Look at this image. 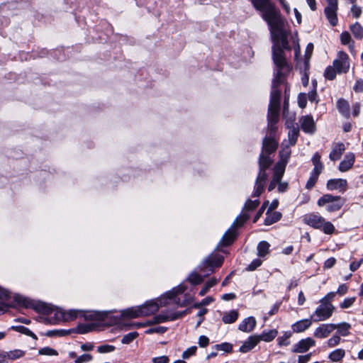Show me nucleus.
<instances>
[{
    "mask_svg": "<svg viewBox=\"0 0 363 363\" xmlns=\"http://www.w3.org/2000/svg\"><path fill=\"white\" fill-rule=\"evenodd\" d=\"M321 156L318 152H315L311 159L312 163L314 166L313 169L311 172V174L316 175L319 177L322 171L323 170L324 166L320 161Z\"/></svg>",
    "mask_w": 363,
    "mask_h": 363,
    "instance_id": "5701e85b",
    "label": "nucleus"
},
{
    "mask_svg": "<svg viewBox=\"0 0 363 363\" xmlns=\"http://www.w3.org/2000/svg\"><path fill=\"white\" fill-rule=\"evenodd\" d=\"M256 10L261 12L262 18L267 23L272 35L282 34L284 21L280 12L271 0H251Z\"/></svg>",
    "mask_w": 363,
    "mask_h": 363,
    "instance_id": "f257e3e1",
    "label": "nucleus"
},
{
    "mask_svg": "<svg viewBox=\"0 0 363 363\" xmlns=\"http://www.w3.org/2000/svg\"><path fill=\"white\" fill-rule=\"evenodd\" d=\"M345 150L346 147L344 143H334L332 147V150L329 155V158L332 161H337L340 160Z\"/></svg>",
    "mask_w": 363,
    "mask_h": 363,
    "instance_id": "f3484780",
    "label": "nucleus"
},
{
    "mask_svg": "<svg viewBox=\"0 0 363 363\" xmlns=\"http://www.w3.org/2000/svg\"><path fill=\"white\" fill-rule=\"evenodd\" d=\"M345 356V351L343 349H336L328 354V359L333 362H337L342 360Z\"/></svg>",
    "mask_w": 363,
    "mask_h": 363,
    "instance_id": "f704fd0d",
    "label": "nucleus"
},
{
    "mask_svg": "<svg viewBox=\"0 0 363 363\" xmlns=\"http://www.w3.org/2000/svg\"><path fill=\"white\" fill-rule=\"evenodd\" d=\"M262 263V261L259 259H255L247 267V270L253 271L259 267Z\"/></svg>",
    "mask_w": 363,
    "mask_h": 363,
    "instance_id": "0e129e2a",
    "label": "nucleus"
},
{
    "mask_svg": "<svg viewBox=\"0 0 363 363\" xmlns=\"http://www.w3.org/2000/svg\"><path fill=\"white\" fill-rule=\"evenodd\" d=\"M334 331L333 323L321 324L314 330L313 335L318 339H324L328 337Z\"/></svg>",
    "mask_w": 363,
    "mask_h": 363,
    "instance_id": "4468645a",
    "label": "nucleus"
},
{
    "mask_svg": "<svg viewBox=\"0 0 363 363\" xmlns=\"http://www.w3.org/2000/svg\"><path fill=\"white\" fill-rule=\"evenodd\" d=\"M250 215L246 212H242L239 215L233 224V228H239L244 225V223L249 219Z\"/></svg>",
    "mask_w": 363,
    "mask_h": 363,
    "instance_id": "ea45409f",
    "label": "nucleus"
},
{
    "mask_svg": "<svg viewBox=\"0 0 363 363\" xmlns=\"http://www.w3.org/2000/svg\"><path fill=\"white\" fill-rule=\"evenodd\" d=\"M286 165L284 163L277 162L275 166L274 167V172H273V177L272 179H274V181H281L284 172Z\"/></svg>",
    "mask_w": 363,
    "mask_h": 363,
    "instance_id": "cd10ccee",
    "label": "nucleus"
},
{
    "mask_svg": "<svg viewBox=\"0 0 363 363\" xmlns=\"http://www.w3.org/2000/svg\"><path fill=\"white\" fill-rule=\"evenodd\" d=\"M312 321L311 318L298 320L291 325V328L294 333H302L311 327Z\"/></svg>",
    "mask_w": 363,
    "mask_h": 363,
    "instance_id": "412c9836",
    "label": "nucleus"
},
{
    "mask_svg": "<svg viewBox=\"0 0 363 363\" xmlns=\"http://www.w3.org/2000/svg\"><path fill=\"white\" fill-rule=\"evenodd\" d=\"M259 343V339L255 335H251L246 340L240 347V352L246 353L252 350Z\"/></svg>",
    "mask_w": 363,
    "mask_h": 363,
    "instance_id": "6ab92c4d",
    "label": "nucleus"
},
{
    "mask_svg": "<svg viewBox=\"0 0 363 363\" xmlns=\"http://www.w3.org/2000/svg\"><path fill=\"white\" fill-rule=\"evenodd\" d=\"M26 354V352L21 350H14L12 351L6 352L0 354V357L4 358H7L10 360H16L23 357Z\"/></svg>",
    "mask_w": 363,
    "mask_h": 363,
    "instance_id": "393cba45",
    "label": "nucleus"
},
{
    "mask_svg": "<svg viewBox=\"0 0 363 363\" xmlns=\"http://www.w3.org/2000/svg\"><path fill=\"white\" fill-rule=\"evenodd\" d=\"M354 91L356 92H362L363 91V80L357 79L355 82V84L353 87Z\"/></svg>",
    "mask_w": 363,
    "mask_h": 363,
    "instance_id": "774afa93",
    "label": "nucleus"
},
{
    "mask_svg": "<svg viewBox=\"0 0 363 363\" xmlns=\"http://www.w3.org/2000/svg\"><path fill=\"white\" fill-rule=\"evenodd\" d=\"M138 337V333L137 332H131L126 335H125L122 340L121 342L123 344H129L132 341H133L135 339H136Z\"/></svg>",
    "mask_w": 363,
    "mask_h": 363,
    "instance_id": "8fccbe9b",
    "label": "nucleus"
},
{
    "mask_svg": "<svg viewBox=\"0 0 363 363\" xmlns=\"http://www.w3.org/2000/svg\"><path fill=\"white\" fill-rule=\"evenodd\" d=\"M279 107L269 106L268 123H278L279 120Z\"/></svg>",
    "mask_w": 363,
    "mask_h": 363,
    "instance_id": "72a5a7b5",
    "label": "nucleus"
},
{
    "mask_svg": "<svg viewBox=\"0 0 363 363\" xmlns=\"http://www.w3.org/2000/svg\"><path fill=\"white\" fill-rule=\"evenodd\" d=\"M10 298V294L9 293V291H7L5 289H3L0 287V303H6L7 304V303H6V301H9V299ZM9 307L8 308L11 306L10 304H9Z\"/></svg>",
    "mask_w": 363,
    "mask_h": 363,
    "instance_id": "6e6d98bb",
    "label": "nucleus"
},
{
    "mask_svg": "<svg viewBox=\"0 0 363 363\" xmlns=\"http://www.w3.org/2000/svg\"><path fill=\"white\" fill-rule=\"evenodd\" d=\"M298 104L299 107L303 108L307 104V97L305 94H300L298 96Z\"/></svg>",
    "mask_w": 363,
    "mask_h": 363,
    "instance_id": "69168bd1",
    "label": "nucleus"
},
{
    "mask_svg": "<svg viewBox=\"0 0 363 363\" xmlns=\"http://www.w3.org/2000/svg\"><path fill=\"white\" fill-rule=\"evenodd\" d=\"M336 296V293L334 291L328 293L323 298L320 300V303H324L325 304H332V301Z\"/></svg>",
    "mask_w": 363,
    "mask_h": 363,
    "instance_id": "052dcab7",
    "label": "nucleus"
},
{
    "mask_svg": "<svg viewBox=\"0 0 363 363\" xmlns=\"http://www.w3.org/2000/svg\"><path fill=\"white\" fill-rule=\"evenodd\" d=\"M337 107L338 111L346 118L350 117V106L348 102L343 99H340L337 101Z\"/></svg>",
    "mask_w": 363,
    "mask_h": 363,
    "instance_id": "473e14b6",
    "label": "nucleus"
},
{
    "mask_svg": "<svg viewBox=\"0 0 363 363\" xmlns=\"http://www.w3.org/2000/svg\"><path fill=\"white\" fill-rule=\"evenodd\" d=\"M286 165L284 163L277 162L275 166L274 167V172H273V177L272 179H274V181H281L284 172Z\"/></svg>",
    "mask_w": 363,
    "mask_h": 363,
    "instance_id": "c85d7f7f",
    "label": "nucleus"
},
{
    "mask_svg": "<svg viewBox=\"0 0 363 363\" xmlns=\"http://www.w3.org/2000/svg\"><path fill=\"white\" fill-rule=\"evenodd\" d=\"M152 363H169V359L167 356L163 355L157 357H153L152 359Z\"/></svg>",
    "mask_w": 363,
    "mask_h": 363,
    "instance_id": "338daca9",
    "label": "nucleus"
},
{
    "mask_svg": "<svg viewBox=\"0 0 363 363\" xmlns=\"http://www.w3.org/2000/svg\"><path fill=\"white\" fill-rule=\"evenodd\" d=\"M238 312L235 310H232L223 313L222 320L225 324H231L235 323L238 320Z\"/></svg>",
    "mask_w": 363,
    "mask_h": 363,
    "instance_id": "2f4dec72",
    "label": "nucleus"
},
{
    "mask_svg": "<svg viewBox=\"0 0 363 363\" xmlns=\"http://www.w3.org/2000/svg\"><path fill=\"white\" fill-rule=\"evenodd\" d=\"M197 347L196 346H192L186 349L183 353H182V357L183 359H189L190 357L193 356L196 354Z\"/></svg>",
    "mask_w": 363,
    "mask_h": 363,
    "instance_id": "680f3d73",
    "label": "nucleus"
},
{
    "mask_svg": "<svg viewBox=\"0 0 363 363\" xmlns=\"http://www.w3.org/2000/svg\"><path fill=\"white\" fill-rule=\"evenodd\" d=\"M278 147V142L274 138L266 137L263 140L262 152L266 155H269L276 151Z\"/></svg>",
    "mask_w": 363,
    "mask_h": 363,
    "instance_id": "dca6fc26",
    "label": "nucleus"
},
{
    "mask_svg": "<svg viewBox=\"0 0 363 363\" xmlns=\"http://www.w3.org/2000/svg\"><path fill=\"white\" fill-rule=\"evenodd\" d=\"M326 186L330 191L338 190L345 192L347 189V182L343 179H331L327 182Z\"/></svg>",
    "mask_w": 363,
    "mask_h": 363,
    "instance_id": "f8f14e48",
    "label": "nucleus"
},
{
    "mask_svg": "<svg viewBox=\"0 0 363 363\" xmlns=\"http://www.w3.org/2000/svg\"><path fill=\"white\" fill-rule=\"evenodd\" d=\"M236 232L234 229H229L223 236L220 243L223 246H228L233 242L236 238Z\"/></svg>",
    "mask_w": 363,
    "mask_h": 363,
    "instance_id": "c756f323",
    "label": "nucleus"
},
{
    "mask_svg": "<svg viewBox=\"0 0 363 363\" xmlns=\"http://www.w3.org/2000/svg\"><path fill=\"white\" fill-rule=\"evenodd\" d=\"M275 82H273V88L271 93L270 98V106H280V98H281V91L278 90L276 87Z\"/></svg>",
    "mask_w": 363,
    "mask_h": 363,
    "instance_id": "a878e982",
    "label": "nucleus"
},
{
    "mask_svg": "<svg viewBox=\"0 0 363 363\" xmlns=\"http://www.w3.org/2000/svg\"><path fill=\"white\" fill-rule=\"evenodd\" d=\"M291 336V333L290 332H285L284 334L279 337L277 339L278 345L279 346H286L290 344L289 339Z\"/></svg>",
    "mask_w": 363,
    "mask_h": 363,
    "instance_id": "de8ad7c7",
    "label": "nucleus"
},
{
    "mask_svg": "<svg viewBox=\"0 0 363 363\" xmlns=\"http://www.w3.org/2000/svg\"><path fill=\"white\" fill-rule=\"evenodd\" d=\"M159 306L155 302H147V303L138 307V313L135 315L149 316L157 312Z\"/></svg>",
    "mask_w": 363,
    "mask_h": 363,
    "instance_id": "2eb2a0df",
    "label": "nucleus"
},
{
    "mask_svg": "<svg viewBox=\"0 0 363 363\" xmlns=\"http://www.w3.org/2000/svg\"><path fill=\"white\" fill-rule=\"evenodd\" d=\"M270 245L267 241H261L257 245V255L260 257H264L267 255H268L270 252L269 250Z\"/></svg>",
    "mask_w": 363,
    "mask_h": 363,
    "instance_id": "c9c22d12",
    "label": "nucleus"
},
{
    "mask_svg": "<svg viewBox=\"0 0 363 363\" xmlns=\"http://www.w3.org/2000/svg\"><path fill=\"white\" fill-rule=\"evenodd\" d=\"M94 327L91 324H80L77 326L76 331L79 334H85L93 330Z\"/></svg>",
    "mask_w": 363,
    "mask_h": 363,
    "instance_id": "3c124183",
    "label": "nucleus"
},
{
    "mask_svg": "<svg viewBox=\"0 0 363 363\" xmlns=\"http://www.w3.org/2000/svg\"><path fill=\"white\" fill-rule=\"evenodd\" d=\"M337 73V70L333 65L328 66L325 70L324 76L326 79L333 80L335 78Z\"/></svg>",
    "mask_w": 363,
    "mask_h": 363,
    "instance_id": "49530a36",
    "label": "nucleus"
},
{
    "mask_svg": "<svg viewBox=\"0 0 363 363\" xmlns=\"http://www.w3.org/2000/svg\"><path fill=\"white\" fill-rule=\"evenodd\" d=\"M116 350V347L111 345H103L97 347V351L99 353H109Z\"/></svg>",
    "mask_w": 363,
    "mask_h": 363,
    "instance_id": "603ef678",
    "label": "nucleus"
},
{
    "mask_svg": "<svg viewBox=\"0 0 363 363\" xmlns=\"http://www.w3.org/2000/svg\"><path fill=\"white\" fill-rule=\"evenodd\" d=\"M356 301V297H350L345 298L342 303H340V307L342 309L348 308L352 306Z\"/></svg>",
    "mask_w": 363,
    "mask_h": 363,
    "instance_id": "864d4df0",
    "label": "nucleus"
},
{
    "mask_svg": "<svg viewBox=\"0 0 363 363\" xmlns=\"http://www.w3.org/2000/svg\"><path fill=\"white\" fill-rule=\"evenodd\" d=\"M281 213L278 211H267L266 218L264 219V225H270L278 222L281 218Z\"/></svg>",
    "mask_w": 363,
    "mask_h": 363,
    "instance_id": "bb28decb",
    "label": "nucleus"
},
{
    "mask_svg": "<svg viewBox=\"0 0 363 363\" xmlns=\"http://www.w3.org/2000/svg\"><path fill=\"white\" fill-rule=\"evenodd\" d=\"M38 354L40 355H46V356H57L58 352L50 347H45L39 350Z\"/></svg>",
    "mask_w": 363,
    "mask_h": 363,
    "instance_id": "a18cd8bd",
    "label": "nucleus"
},
{
    "mask_svg": "<svg viewBox=\"0 0 363 363\" xmlns=\"http://www.w3.org/2000/svg\"><path fill=\"white\" fill-rule=\"evenodd\" d=\"M223 262V257L220 255H210L208 257L201 265L199 267L200 270L205 272L206 270L213 272L215 267H219Z\"/></svg>",
    "mask_w": 363,
    "mask_h": 363,
    "instance_id": "9d476101",
    "label": "nucleus"
},
{
    "mask_svg": "<svg viewBox=\"0 0 363 363\" xmlns=\"http://www.w3.org/2000/svg\"><path fill=\"white\" fill-rule=\"evenodd\" d=\"M340 41L342 45H348L350 50L354 49V42H352L351 35L347 31L340 34Z\"/></svg>",
    "mask_w": 363,
    "mask_h": 363,
    "instance_id": "a19ab883",
    "label": "nucleus"
},
{
    "mask_svg": "<svg viewBox=\"0 0 363 363\" xmlns=\"http://www.w3.org/2000/svg\"><path fill=\"white\" fill-rule=\"evenodd\" d=\"M218 283V279L216 278H212L209 281H208L206 284L203 286V287L201 289V290L199 291V295L203 296H204L211 288L216 286Z\"/></svg>",
    "mask_w": 363,
    "mask_h": 363,
    "instance_id": "37998d69",
    "label": "nucleus"
},
{
    "mask_svg": "<svg viewBox=\"0 0 363 363\" xmlns=\"http://www.w3.org/2000/svg\"><path fill=\"white\" fill-rule=\"evenodd\" d=\"M345 202V199L340 196L325 194L318 199L317 203L319 206H326V210L328 212H335L339 211Z\"/></svg>",
    "mask_w": 363,
    "mask_h": 363,
    "instance_id": "20e7f679",
    "label": "nucleus"
},
{
    "mask_svg": "<svg viewBox=\"0 0 363 363\" xmlns=\"http://www.w3.org/2000/svg\"><path fill=\"white\" fill-rule=\"evenodd\" d=\"M299 123L301 129L306 133H313L315 131V124L311 116L307 115L300 118Z\"/></svg>",
    "mask_w": 363,
    "mask_h": 363,
    "instance_id": "ddd939ff",
    "label": "nucleus"
},
{
    "mask_svg": "<svg viewBox=\"0 0 363 363\" xmlns=\"http://www.w3.org/2000/svg\"><path fill=\"white\" fill-rule=\"evenodd\" d=\"M333 326H334V330H337L336 334L339 335L340 337H345L350 334L351 325L348 323L342 322L337 324L333 323Z\"/></svg>",
    "mask_w": 363,
    "mask_h": 363,
    "instance_id": "b1692460",
    "label": "nucleus"
},
{
    "mask_svg": "<svg viewBox=\"0 0 363 363\" xmlns=\"http://www.w3.org/2000/svg\"><path fill=\"white\" fill-rule=\"evenodd\" d=\"M290 146L286 145L279 152L280 160L278 162L284 163V164H287L291 152Z\"/></svg>",
    "mask_w": 363,
    "mask_h": 363,
    "instance_id": "58836bf2",
    "label": "nucleus"
},
{
    "mask_svg": "<svg viewBox=\"0 0 363 363\" xmlns=\"http://www.w3.org/2000/svg\"><path fill=\"white\" fill-rule=\"evenodd\" d=\"M93 359V357L90 354H84L77 357L74 361V363H84L90 362Z\"/></svg>",
    "mask_w": 363,
    "mask_h": 363,
    "instance_id": "4d7b16f0",
    "label": "nucleus"
},
{
    "mask_svg": "<svg viewBox=\"0 0 363 363\" xmlns=\"http://www.w3.org/2000/svg\"><path fill=\"white\" fill-rule=\"evenodd\" d=\"M44 312L50 315L53 313L55 318L58 321L62 320L66 322L76 319L79 315L82 313V311L75 309H71L66 311L62 308H45Z\"/></svg>",
    "mask_w": 363,
    "mask_h": 363,
    "instance_id": "39448f33",
    "label": "nucleus"
},
{
    "mask_svg": "<svg viewBox=\"0 0 363 363\" xmlns=\"http://www.w3.org/2000/svg\"><path fill=\"white\" fill-rule=\"evenodd\" d=\"M259 203L260 202H259V199H255V200L247 199L245 201V203L244 205L242 212L247 213V211H254L255 209H256L257 208Z\"/></svg>",
    "mask_w": 363,
    "mask_h": 363,
    "instance_id": "79ce46f5",
    "label": "nucleus"
},
{
    "mask_svg": "<svg viewBox=\"0 0 363 363\" xmlns=\"http://www.w3.org/2000/svg\"><path fill=\"white\" fill-rule=\"evenodd\" d=\"M285 125L288 128H290L288 133L289 145H294L299 135V129L298 126L294 125L292 122L286 121Z\"/></svg>",
    "mask_w": 363,
    "mask_h": 363,
    "instance_id": "a211bd4d",
    "label": "nucleus"
},
{
    "mask_svg": "<svg viewBox=\"0 0 363 363\" xmlns=\"http://www.w3.org/2000/svg\"><path fill=\"white\" fill-rule=\"evenodd\" d=\"M188 280L192 284L196 285L201 284L203 279V277L196 272H192L189 276Z\"/></svg>",
    "mask_w": 363,
    "mask_h": 363,
    "instance_id": "09e8293b",
    "label": "nucleus"
},
{
    "mask_svg": "<svg viewBox=\"0 0 363 363\" xmlns=\"http://www.w3.org/2000/svg\"><path fill=\"white\" fill-rule=\"evenodd\" d=\"M318 179V176L311 174L310 177L306 182V188L307 189H311L315 186Z\"/></svg>",
    "mask_w": 363,
    "mask_h": 363,
    "instance_id": "bf43d9fd",
    "label": "nucleus"
},
{
    "mask_svg": "<svg viewBox=\"0 0 363 363\" xmlns=\"http://www.w3.org/2000/svg\"><path fill=\"white\" fill-rule=\"evenodd\" d=\"M341 342V337L335 333L331 337H330L327 342L326 345L329 348H333L337 346Z\"/></svg>",
    "mask_w": 363,
    "mask_h": 363,
    "instance_id": "c03bdc74",
    "label": "nucleus"
},
{
    "mask_svg": "<svg viewBox=\"0 0 363 363\" xmlns=\"http://www.w3.org/2000/svg\"><path fill=\"white\" fill-rule=\"evenodd\" d=\"M282 47L279 45H274L272 48V57L274 64L279 68L282 69L286 64V59L284 56L283 48H286L288 41L286 36L281 38Z\"/></svg>",
    "mask_w": 363,
    "mask_h": 363,
    "instance_id": "0eeeda50",
    "label": "nucleus"
},
{
    "mask_svg": "<svg viewBox=\"0 0 363 363\" xmlns=\"http://www.w3.org/2000/svg\"><path fill=\"white\" fill-rule=\"evenodd\" d=\"M350 28L354 38L358 40L363 38V27L358 22L351 25Z\"/></svg>",
    "mask_w": 363,
    "mask_h": 363,
    "instance_id": "4c0bfd02",
    "label": "nucleus"
},
{
    "mask_svg": "<svg viewBox=\"0 0 363 363\" xmlns=\"http://www.w3.org/2000/svg\"><path fill=\"white\" fill-rule=\"evenodd\" d=\"M186 313V311L178 313L165 312L154 316L145 323L146 325L158 324L167 321H172L177 320Z\"/></svg>",
    "mask_w": 363,
    "mask_h": 363,
    "instance_id": "1a4fd4ad",
    "label": "nucleus"
},
{
    "mask_svg": "<svg viewBox=\"0 0 363 363\" xmlns=\"http://www.w3.org/2000/svg\"><path fill=\"white\" fill-rule=\"evenodd\" d=\"M269 205V201H265L263 203H262V206H261V208L258 210V211L257 212L256 215L254 217V219H253V222L254 223H256L259 219V218L262 216L264 210L266 209V208Z\"/></svg>",
    "mask_w": 363,
    "mask_h": 363,
    "instance_id": "13d9d810",
    "label": "nucleus"
},
{
    "mask_svg": "<svg viewBox=\"0 0 363 363\" xmlns=\"http://www.w3.org/2000/svg\"><path fill=\"white\" fill-rule=\"evenodd\" d=\"M337 9H324L326 18L333 26H335L337 24Z\"/></svg>",
    "mask_w": 363,
    "mask_h": 363,
    "instance_id": "e433bc0d",
    "label": "nucleus"
},
{
    "mask_svg": "<svg viewBox=\"0 0 363 363\" xmlns=\"http://www.w3.org/2000/svg\"><path fill=\"white\" fill-rule=\"evenodd\" d=\"M335 308L333 304L320 303V305L316 308L314 313L311 315V318L314 322L326 320L332 316Z\"/></svg>",
    "mask_w": 363,
    "mask_h": 363,
    "instance_id": "423d86ee",
    "label": "nucleus"
},
{
    "mask_svg": "<svg viewBox=\"0 0 363 363\" xmlns=\"http://www.w3.org/2000/svg\"><path fill=\"white\" fill-rule=\"evenodd\" d=\"M216 347L217 350H220L226 352H231L233 350V345L228 342L216 345Z\"/></svg>",
    "mask_w": 363,
    "mask_h": 363,
    "instance_id": "e2e57ef3",
    "label": "nucleus"
},
{
    "mask_svg": "<svg viewBox=\"0 0 363 363\" xmlns=\"http://www.w3.org/2000/svg\"><path fill=\"white\" fill-rule=\"evenodd\" d=\"M256 323L257 322L254 317H248L240 323L238 329L242 332L250 333L254 330Z\"/></svg>",
    "mask_w": 363,
    "mask_h": 363,
    "instance_id": "4be33fe9",
    "label": "nucleus"
},
{
    "mask_svg": "<svg viewBox=\"0 0 363 363\" xmlns=\"http://www.w3.org/2000/svg\"><path fill=\"white\" fill-rule=\"evenodd\" d=\"M303 222L308 225L321 230L324 233L328 235L333 234L335 230L332 223L326 221L324 218L316 213L306 215L303 218Z\"/></svg>",
    "mask_w": 363,
    "mask_h": 363,
    "instance_id": "7ed1b4c3",
    "label": "nucleus"
},
{
    "mask_svg": "<svg viewBox=\"0 0 363 363\" xmlns=\"http://www.w3.org/2000/svg\"><path fill=\"white\" fill-rule=\"evenodd\" d=\"M315 341L311 337L302 339L295 344L291 350L294 353H303L307 352L311 347L315 346Z\"/></svg>",
    "mask_w": 363,
    "mask_h": 363,
    "instance_id": "9b49d317",
    "label": "nucleus"
},
{
    "mask_svg": "<svg viewBox=\"0 0 363 363\" xmlns=\"http://www.w3.org/2000/svg\"><path fill=\"white\" fill-rule=\"evenodd\" d=\"M213 301H214V298H212L211 296H208V297L205 298L204 299H203L201 302L195 303L193 305V307L194 308H200L203 306L208 305L209 303H211Z\"/></svg>",
    "mask_w": 363,
    "mask_h": 363,
    "instance_id": "5fc2aeb1",
    "label": "nucleus"
},
{
    "mask_svg": "<svg viewBox=\"0 0 363 363\" xmlns=\"http://www.w3.org/2000/svg\"><path fill=\"white\" fill-rule=\"evenodd\" d=\"M272 162L273 160L269 155H266L264 152L260 154L259 157V172L255 180L252 197L258 198L264 191L268 179L267 170L270 167Z\"/></svg>",
    "mask_w": 363,
    "mask_h": 363,
    "instance_id": "f03ea898",
    "label": "nucleus"
},
{
    "mask_svg": "<svg viewBox=\"0 0 363 363\" xmlns=\"http://www.w3.org/2000/svg\"><path fill=\"white\" fill-rule=\"evenodd\" d=\"M277 334H278V331L276 329H272V330H269L267 331L264 330L261 335H256V336L259 339V342L261 340H263L264 342H271L276 337Z\"/></svg>",
    "mask_w": 363,
    "mask_h": 363,
    "instance_id": "7c9ffc66",
    "label": "nucleus"
},
{
    "mask_svg": "<svg viewBox=\"0 0 363 363\" xmlns=\"http://www.w3.org/2000/svg\"><path fill=\"white\" fill-rule=\"evenodd\" d=\"M354 160L355 156L353 153L346 154L344 160L339 164V170L342 172L348 171L353 166Z\"/></svg>",
    "mask_w": 363,
    "mask_h": 363,
    "instance_id": "aec40b11",
    "label": "nucleus"
},
{
    "mask_svg": "<svg viewBox=\"0 0 363 363\" xmlns=\"http://www.w3.org/2000/svg\"><path fill=\"white\" fill-rule=\"evenodd\" d=\"M333 65L336 69L337 74L348 72L350 67L349 55L344 51H339Z\"/></svg>",
    "mask_w": 363,
    "mask_h": 363,
    "instance_id": "6e6552de",
    "label": "nucleus"
}]
</instances>
